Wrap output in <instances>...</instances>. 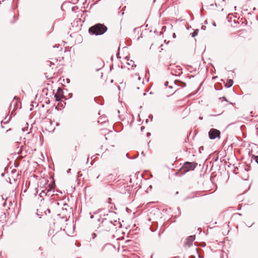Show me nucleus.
<instances>
[{
  "label": "nucleus",
  "mask_w": 258,
  "mask_h": 258,
  "mask_svg": "<svg viewBox=\"0 0 258 258\" xmlns=\"http://www.w3.org/2000/svg\"><path fill=\"white\" fill-rule=\"evenodd\" d=\"M109 213L110 214V216L108 214L106 215L105 214H104V216H107L108 218H102L101 217H100L98 218V221L100 222L98 227L96 230L98 233H102L104 231H110L115 226H116V223L119 224L117 221L116 217H115L113 219H112L110 217H112L114 218V217L116 215V212L109 210Z\"/></svg>",
  "instance_id": "obj_1"
},
{
  "label": "nucleus",
  "mask_w": 258,
  "mask_h": 258,
  "mask_svg": "<svg viewBox=\"0 0 258 258\" xmlns=\"http://www.w3.org/2000/svg\"><path fill=\"white\" fill-rule=\"evenodd\" d=\"M107 30V26L104 24L97 23L90 27L89 28L88 32L90 35L98 36L103 35Z\"/></svg>",
  "instance_id": "obj_2"
},
{
  "label": "nucleus",
  "mask_w": 258,
  "mask_h": 258,
  "mask_svg": "<svg viewBox=\"0 0 258 258\" xmlns=\"http://www.w3.org/2000/svg\"><path fill=\"white\" fill-rule=\"evenodd\" d=\"M197 165L198 163L196 162H185L178 172H175V174L179 176L183 175L189 171L194 170Z\"/></svg>",
  "instance_id": "obj_3"
},
{
  "label": "nucleus",
  "mask_w": 258,
  "mask_h": 258,
  "mask_svg": "<svg viewBox=\"0 0 258 258\" xmlns=\"http://www.w3.org/2000/svg\"><path fill=\"white\" fill-rule=\"evenodd\" d=\"M208 135L210 140H214L216 138L220 139L221 138V132L217 129L212 128L209 131Z\"/></svg>",
  "instance_id": "obj_4"
},
{
  "label": "nucleus",
  "mask_w": 258,
  "mask_h": 258,
  "mask_svg": "<svg viewBox=\"0 0 258 258\" xmlns=\"http://www.w3.org/2000/svg\"><path fill=\"white\" fill-rule=\"evenodd\" d=\"M196 239L195 235H192L188 236L184 242V244L188 246H191L192 244V242Z\"/></svg>",
  "instance_id": "obj_5"
},
{
  "label": "nucleus",
  "mask_w": 258,
  "mask_h": 258,
  "mask_svg": "<svg viewBox=\"0 0 258 258\" xmlns=\"http://www.w3.org/2000/svg\"><path fill=\"white\" fill-rule=\"evenodd\" d=\"M113 128L116 132H119L122 130L123 125L121 122H117L114 124Z\"/></svg>",
  "instance_id": "obj_6"
},
{
  "label": "nucleus",
  "mask_w": 258,
  "mask_h": 258,
  "mask_svg": "<svg viewBox=\"0 0 258 258\" xmlns=\"http://www.w3.org/2000/svg\"><path fill=\"white\" fill-rule=\"evenodd\" d=\"M176 68H177V69H173V70H171V74L172 75H175V76H179L181 75L182 74V72L181 71L182 69L181 68H180V67L178 68L177 67H176Z\"/></svg>",
  "instance_id": "obj_7"
},
{
  "label": "nucleus",
  "mask_w": 258,
  "mask_h": 258,
  "mask_svg": "<svg viewBox=\"0 0 258 258\" xmlns=\"http://www.w3.org/2000/svg\"><path fill=\"white\" fill-rule=\"evenodd\" d=\"M174 84L177 86L181 87L182 88H184L186 87V83L179 80H174Z\"/></svg>",
  "instance_id": "obj_8"
},
{
  "label": "nucleus",
  "mask_w": 258,
  "mask_h": 258,
  "mask_svg": "<svg viewBox=\"0 0 258 258\" xmlns=\"http://www.w3.org/2000/svg\"><path fill=\"white\" fill-rule=\"evenodd\" d=\"M54 186H55V184L54 183H51L50 184H49L48 185V186L45 188V189L44 190H45L46 192H47V194L51 191H52L53 192H54Z\"/></svg>",
  "instance_id": "obj_9"
},
{
  "label": "nucleus",
  "mask_w": 258,
  "mask_h": 258,
  "mask_svg": "<svg viewBox=\"0 0 258 258\" xmlns=\"http://www.w3.org/2000/svg\"><path fill=\"white\" fill-rule=\"evenodd\" d=\"M158 227V223L157 222H153L152 223V225H151L150 227V229L152 232L155 231Z\"/></svg>",
  "instance_id": "obj_10"
},
{
  "label": "nucleus",
  "mask_w": 258,
  "mask_h": 258,
  "mask_svg": "<svg viewBox=\"0 0 258 258\" xmlns=\"http://www.w3.org/2000/svg\"><path fill=\"white\" fill-rule=\"evenodd\" d=\"M115 176H114L112 174H110L104 179V180L107 182H110L112 181H115Z\"/></svg>",
  "instance_id": "obj_11"
},
{
  "label": "nucleus",
  "mask_w": 258,
  "mask_h": 258,
  "mask_svg": "<svg viewBox=\"0 0 258 258\" xmlns=\"http://www.w3.org/2000/svg\"><path fill=\"white\" fill-rule=\"evenodd\" d=\"M94 101L98 104H103V98L102 96L96 97L94 98Z\"/></svg>",
  "instance_id": "obj_12"
},
{
  "label": "nucleus",
  "mask_w": 258,
  "mask_h": 258,
  "mask_svg": "<svg viewBox=\"0 0 258 258\" xmlns=\"http://www.w3.org/2000/svg\"><path fill=\"white\" fill-rule=\"evenodd\" d=\"M224 83V86L226 88H230L233 84V81L232 79H228L226 83Z\"/></svg>",
  "instance_id": "obj_13"
},
{
  "label": "nucleus",
  "mask_w": 258,
  "mask_h": 258,
  "mask_svg": "<svg viewBox=\"0 0 258 258\" xmlns=\"http://www.w3.org/2000/svg\"><path fill=\"white\" fill-rule=\"evenodd\" d=\"M57 95L61 96L62 98H64V100H67L66 97L64 96V92L62 88L58 87L57 89Z\"/></svg>",
  "instance_id": "obj_14"
},
{
  "label": "nucleus",
  "mask_w": 258,
  "mask_h": 258,
  "mask_svg": "<svg viewBox=\"0 0 258 258\" xmlns=\"http://www.w3.org/2000/svg\"><path fill=\"white\" fill-rule=\"evenodd\" d=\"M214 88L216 90H221L223 89V87L221 83H218L214 85Z\"/></svg>",
  "instance_id": "obj_15"
},
{
  "label": "nucleus",
  "mask_w": 258,
  "mask_h": 258,
  "mask_svg": "<svg viewBox=\"0 0 258 258\" xmlns=\"http://www.w3.org/2000/svg\"><path fill=\"white\" fill-rule=\"evenodd\" d=\"M54 97L55 98V101L56 102H61V99H64V98H62L61 96L57 94H55Z\"/></svg>",
  "instance_id": "obj_16"
},
{
  "label": "nucleus",
  "mask_w": 258,
  "mask_h": 258,
  "mask_svg": "<svg viewBox=\"0 0 258 258\" xmlns=\"http://www.w3.org/2000/svg\"><path fill=\"white\" fill-rule=\"evenodd\" d=\"M199 30L198 29H195L194 32L190 34L192 37H195L198 35Z\"/></svg>",
  "instance_id": "obj_17"
},
{
  "label": "nucleus",
  "mask_w": 258,
  "mask_h": 258,
  "mask_svg": "<svg viewBox=\"0 0 258 258\" xmlns=\"http://www.w3.org/2000/svg\"><path fill=\"white\" fill-rule=\"evenodd\" d=\"M48 180L47 179H44V178L42 179L40 181V182H39V183H40V185H42V184L43 185H45V184H47V183H48Z\"/></svg>",
  "instance_id": "obj_18"
},
{
  "label": "nucleus",
  "mask_w": 258,
  "mask_h": 258,
  "mask_svg": "<svg viewBox=\"0 0 258 258\" xmlns=\"http://www.w3.org/2000/svg\"><path fill=\"white\" fill-rule=\"evenodd\" d=\"M6 218V214L5 212H1L0 215V221H3Z\"/></svg>",
  "instance_id": "obj_19"
},
{
  "label": "nucleus",
  "mask_w": 258,
  "mask_h": 258,
  "mask_svg": "<svg viewBox=\"0 0 258 258\" xmlns=\"http://www.w3.org/2000/svg\"><path fill=\"white\" fill-rule=\"evenodd\" d=\"M251 159L253 160L258 164V155H252Z\"/></svg>",
  "instance_id": "obj_20"
},
{
  "label": "nucleus",
  "mask_w": 258,
  "mask_h": 258,
  "mask_svg": "<svg viewBox=\"0 0 258 258\" xmlns=\"http://www.w3.org/2000/svg\"><path fill=\"white\" fill-rule=\"evenodd\" d=\"M47 192H46L45 190H42L41 192L39 194V196L40 197H43V196H47Z\"/></svg>",
  "instance_id": "obj_21"
},
{
  "label": "nucleus",
  "mask_w": 258,
  "mask_h": 258,
  "mask_svg": "<svg viewBox=\"0 0 258 258\" xmlns=\"http://www.w3.org/2000/svg\"><path fill=\"white\" fill-rule=\"evenodd\" d=\"M138 156H139V153H137V154L136 155H135L133 157H130L128 153H126V157L127 158H128V159H135V158H137Z\"/></svg>",
  "instance_id": "obj_22"
},
{
  "label": "nucleus",
  "mask_w": 258,
  "mask_h": 258,
  "mask_svg": "<svg viewBox=\"0 0 258 258\" xmlns=\"http://www.w3.org/2000/svg\"><path fill=\"white\" fill-rule=\"evenodd\" d=\"M11 117H12L11 116V117H10L8 118V120H7L6 121L2 120V121H1V124H3V123H4V124H7V123H9V122L10 121V120H11Z\"/></svg>",
  "instance_id": "obj_23"
},
{
  "label": "nucleus",
  "mask_w": 258,
  "mask_h": 258,
  "mask_svg": "<svg viewBox=\"0 0 258 258\" xmlns=\"http://www.w3.org/2000/svg\"><path fill=\"white\" fill-rule=\"evenodd\" d=\"M195 197H197V196H188V197H186V198H185L183 200L184 201H186V200H187L188 199H193V198H194Z\"/></svg>",
  "instance_id": "obj_24"
},
{
  "label": "nucleus",
  "mask_w": 258,
  "mask_h": 258,
  "mask_svg": "<svg viewBox=\"0 0 258 258\" xmlns=\"http://www.w3.org/2000/svg\"><path fill=\"white\" fill-rule=\"evenodd\" d=\"M66 103L64 101H63V103H61V102L58 104V105H60V107L63 108Z\"/></svg>",
  "instance_id": "obj_25"
},
{
  "label": "nucleus",
  "mask_w": 258,
  "mask_h": 258,
  "mask_svg": "<svg viewBox=\"0 0 258 258\" xmlns=\"http://www.w3.org/2000/svg\"><path fill=\"white\" fill-rule=\"evenodd\" d=\"M219 159V156L217 155L213 158V160L214 162H217Z\"/></svg>",
  "instance_id": "obj_26"
},
{
  "label": "nucleus",
  "mask_w": 258,
  "mask_h": 258,
  "mask_svg": "<svg viewBox=\"0 0 258 258\" xmlns=\"http://www.w3.org/2000/svg\"><path fill=\"white\" fill-rule=\"evenodd\" d=\"M196 250V251H197V253L198 254L199 258H203L204 256H202L201 254H199V249L198 248H197Z\"/></svg>",
  "instance_id": "obj_27"
},
{
  "label": "nucleus",
  "mask_w": 258,
  "mask_h": 258,
  "mask_svg": "<svg viewBox=\"0 0 258 258\" xmlns=\"http://www.w3.org/2000/svg\"><path fill=\"white\" fill-rule=\"evenodd\" d=\"M101 211V209H99L98 210H97L96 211H95L93 212V214H95V215H96L98 213H99Z\"/></svg>",
  "instance_id": "obj_28"
},
{
  "label": "nucleus",
  "mask_w": 258,
  "mask_h": 258,
  "mask_svg": "<svg viewBox=\"0 0 258 258\" xmlns=\"http://www.w3.org/2000/svg\"><path fill=\"white\" fill-rule=\"evenodd\" d=\"M242 216V214L241 213H235L233 215H232V217H234L235 216Z\"/></svg>",
  "instance_id": "obj_29"
},
{
  "label": "nucleus",
  "mask_w": 258,
  "mask_h": 258,
  "mask_svg": "<svg viewBox=\"0 0 258 258\" xmlns=\"http://www.w3.org/2000/svg\"><path fill=\"white\" fill-rule=\"evenodd\" d=\"M92 238H93V239H94L95 238H96V236H97V234H96L95 233H93L92 234Z\"/></svg>",
  "instance_id": "obj_30"
},
{
  "label": "nucleus",
  "mask_w": 258,
  "mask_h": 258,
  "mask_svg": "<svg viewBox=\"0 0 258 258\" xmlns=\"http://www.w3.org/2000/svg\"><path fill=\"white\" fill-rule=\"evenodd\" d=\"M76 9H78V7H73L72 8V11L73 12H75Z\"/></svg>",
  "instance_id": "obj_31"
},
{
  "label": "nucleus",
  "mask_w": 258,
  "mask_h": 258,
  "mask_svg": "<svg viewBox=\"0 0 258 258\" xmlns=\"http://www.w3.org/2000/svg\"><path fill=\"white\" fill-rule=\"evenodd\" d=\"M204 147L203 146H201L199 148V151L201 152L202 150H204Z\"/></svg>",
  "instance_id": "obj_32"
},
{
  "label": "nucleus",
  "mask_w": 258,
  "mask_h": 258,
  "mask_svg": "<svg viewBox=\"0 0 258 258\" xmlns=\"http://www.w3.org/2000/svg\"><path fill=\"white\" fill-rule=\"evenodd\" d=\"M206 29V27L205 25H203L201 27V29L203 30H205Z\"/></svg>",
  "instance_id": "obj_33"
},
{
  "label": "nucleus",
  "mask_w": 258,
  "mask_h": 258,
  "mask_svg": "<svg viewBox=\"0 0 258 258\" xmlns=\"http://www.w3.org/2000/svg\"><path fill=\"white\" fill-rule=\"evenodd\" d=\"M220 99H223V100L225 101H227V100L226 99V98L225 97V96H223L221 98H220Z\"/></svg>",
  "instance_id": "obj_34"
},
{
  "label": "nucleus",
  "mask_w": 258,
  "mask_h": 258,
  "mask_svg": "<svg viewBox=\"0 0 258 258\" xmlns=\"http://www.w3.org/2000/svg\"><path fill=\"white\" fill-rule=\"evenodd\" d=\"M163 231H162V232H161L160 231H159V232L158 233V236L159 238H161V233H163Z\"/></svg>",
  "instance_id": "obj_35"
},
{
  "label": "nucleus",
  "mask_w": 258,
  "mask_h": 258,
  "mask_svg": "<svg viewBox=\"0 0 258 258\" xmlns=\"http://www.w3.org/2000/svg\"><path fill=\"white\" fill-rule=\"evenodd\" d=\"M151 134L150 132H148V133H147V134H146V136H147V137H150V136H151Z\"/></svg>",
  "instance_id": "obj_36"
},
{
  "label": "nucleus",
  "mask_w": 258,
  "mask_h": 258,
  "mask_svg": "<svg viewBox=\"0 0 258 258\" xmlns=\"http://www.w3.org/2000/svg\"><path fill=\"white\" fill-rule=\"evenodd\" d=\"M111 200H111V199L110 198H108V199H107L108 203L110 204L111 202Z\"/></svg>",
  "instance_id": "obj_37"
},
{
  "label": "nucleus",
  "mask_w": 258,
  "mask_h": 258,
  "mask_svg": "<svg viewBox=\"0 0 258 258\" xmlns=\"http://www.w3.org/2000/svg\"><path fill=\"white\" fill-rule=\"evenodd\" d=\"M55 109L56 110H60V108L58 106H56L55 107Z\"/></svg>",
  "instance_id": "obj_38"
},
{
  "label": "nucleus",
  "mask_w": 258,
  "mask_h": 258,
  "mask_svg": "<svg viewBox=\"0 0 258 258\" xmlns=\"http://www.w3.org/2000/svg\"><path fill=\"white\" fill-rule=\"evenodd\" d=\"M48 62V64L50 67L51 64H54L53 63H52V62H51L50 61H47Z\"/></svg>",
  "instance_id": "obj_39"
},
{
  "label": "nucleus",
  "mask_w": 258,
  "mask_h": 258,
  "mask_svg": "<svg viewBox=\"0 0 258 258\" xmlns=\"http://www.w3.org/2000/svg\"><path fill=\"white\" fill-rule=\"evenodd\" d=\"M149 118H150L151 119V120H152L153 116V115L152 114H150L149 115Z\"/></svg>",
  "instance_id": "obj_40"
},
{
  "label": "nucleus",
  "mask_w": 258,
  "mask_h": 258,
  "mask_svg": "<svg viewBox=\"0 0 258 258\" xmlns=\"http://www.w3.org/2000/svg\"><path fill=\"white\" fill-rule=\"evenodd\" d=\"M90 218L93 219L94 218V215L92 214L91 212H90Z\"/></svg>",
  "instance_id": "obj_41"
},
{
  "label": "nucleus",
  "mask_w": 258,
  "mask_h": 258,
  "mask_svg": "<svg viewBox=\"0 0 258 258\" xmlns=\"http://www.w3.org/2000/svg\"><path fill=\"white\" fill-rule=\"evenodd\" d=\"M144 129H145V126H142L141 127V131L142 132H143V131L144 130Z\"/></svg>",
  "instance_id": "obj_42"
},
{
  "label": "nucleus",
  "mask_w": 258,
  "mask_h": 258,
  "mask_svg": "<svg viewBox=\"0 0 258 258\" xmlns=\"http://www.w3.org/2000/svg\"><path fill=\"white\" fill-rule=\"evenodd\" d=\"M71 169L69 168V169H68L67 170V172L68 173H71Z\"/></svg>",
  "instance_id": "obj_43"
},
{
  "label": "nucleus",
  "mask_w": 258,
  "mask_h": 258,
  "mask_svg": "<svg viewBox=\"0 0 258 258\" xmlns=\"http://www.w3.org/2000/svg\"><path fill=\"white\" fill-rule=\"evenodd\" d=\"M70 81H70V80L69 79H66V82H67V83H68V84H69V83H70Z\"/></svg>",
  "instance_id": "obj_44"
},
{
  "label": "nucleus",
  "mask_w": 258,
  "mask_h": 258,
  "mask_svg": "<svg viewBox=\"0 0 258 258\" xmlns=\"http://www.w3.org/2000/svg\"><path fill=\"white\" fill-rule=\"evenodd\" d=\"M219 115V114H210V116H218Z\"/></svg>",
  "instance_id": "obj_45"
},
{
  "label": "nucleus",
  "mask_w": 258,
  "mask_h": 258,
  "mask_svg": "<svg viewBox=\"0 0 258 258\" xmlns=\"http://www.w3.org/2000/svg\"><path fill=\"white\" fill-rule=\"evenodd\" d=\"M168 85V81L165 82V84H164L165 86H167Z\"/></svg>",
  "instance_id": "obj_46"
},
{
  "label": "nucleus",
  "mask_w": 258,
  "mask_h": 258,
  "mask_svg": "<svg viewBox=\"0 0 258 258\" xmlns=\"http://www.w3.org/2000/svg\"><path fill=\"white\" fill-rule=\"evenodd\" d=\"M57 216L60 217L62 219H64V217L63 216L61 217L60 214H58V215H57Z\"/></svg>",
  "instance_id": "obj_47"
},
{
  "label": "nucleus",
  "mask_w": 258,
  "mask_h": 258,
  "mask_svg": "<svg viewBox=\"0 0 258 258\" xmlns=\"http://www.w3.org/2000/svg\"><path fill=\"white\" fill-rule=\"evenodd\" d=\"M69 98H71L73 97V94L72 93H70L69 94Z\"/></svg>",
  "instance_id": "obj_48"
},
{
  "label": "nucleus",
  "mask_w": 258,
  "mask_h": 258,
  "mask_svg": "<svg viewBox=\"0 0 258 258\" xmlns=\"http://www.w3.org/2000/svg\"><path fill=\"white\" fill-rule=\"evenodd\" d=\"M214 6H215L216 7H217V4L215 3V4H211L210 5V7H213Z\"/></svg>",
  "instance_id": "obj_49"
},
{
  "label": "nucleus",
  "mask_w": 258,
  "mask_h": 258,
  "mask_svg": "<svg viewBox=\"0 0 258 258\" xmlns=\"http://www.w3.org/2000/svg\"><path fill=\"white\" fill-rule=\"evenodd\" d=\"M248 175L247 174H246V178H243V180H247L248 179Z\"/></svg>",
  "instance_id": "obj_50"
},
{
  "label": "nucleus",
  "mask_w": 258,
  "mask_h": 258,
  "mask_svg": "<svg viewBox=\"0 0 258 258\" xmlns=\"http://www.w3.org/2000/svg\"><path fill=\"white\" fill-rule=\"evenodd\" d=\"M212 25L213 26H214V27H216V24L215 22H212Z\"/></svg>",
  "instance_id": "obj_51"
},
{
  "label": "nucleus",
  "mask_w": 258,
  "mask_h": 258,
  "mask_svg": "<svg viewBox=\"0 0 258 258\" xmlns=\"http://www.w3.org/2000/svg\"><path fill=\"white\" fill-rule=\"evenodd\" d=\"M189 258H196L195 256L191 255L189 256Z\"/></svg>",
  "instance_id": "obj_52"
},
{
  "label": "nucleus",
  "mask_w": 258,
  "mask_h": 258,
  "mask_svg": "<svg viewBox=\"0 0 258 258\" xmlns=\"http://www.w3.org/2000/svg\"><path fill=\"white\" fill-rule=\"evenodd\" d=\"M172 36L174 38H175L176 37V34L175 33H173L172 34Z\"/></svg>",
  "instance_id": "obj_53"
},
{
  "label": "nucleus",
  "mask_w": 258,
  "mask_h": 258,
  "mask_svg": "<svg viewBox=\"0 0 258 258\" xmlns=\"http://www.w3.org/2000/svg\"><path fill=\"white\" fill-rule=\"evenodd\" d=\"M204 23L205 24H208V21H207V20H206L204 21Z\"/></svg>",
  "instance_id": "obj_54"
},
{
  "label": "nucleus",
  "mask_w": 258,
  "mask_h": 258,
  "mask_svg": "<svg viewBox=\"0 0 258 258\" xmlns=\"http://www.w3.org/2000/svg\"><path fill=\"white\" fill-rule=\"evenodd\" d=\"M107 245H111L110 244H106L105 245H104V246L102 247V249H103L104 248V247L107 246Z\"/></svg>",
  "instance_id": "obj_55"
},
{
  "label": "nucleus",
  "mask_w": 258,
  "mask_h": 258,
  "mask_svg": "<svg viewBox=\"0 0 258 258\" xmlns=\"http://www.w3.org/2000/svg\"><path fill=\"white\" fill-rule=\"evenodd\" d=\"M46 211L48 213H50V210L49 209H47Z\"/></svg>",
  "instance_id": "obj_56"
},
{
  "label": "nucleus",
  "mask_w": 258,
  "mask_h": 258,
  "mask_svg": "<svg viewBox=\"0 0 258 258\" xmlns=\"http://www.w3.org/2000/svg\"><path fill=\"white\" fill-rule=\"evenodd\" d=\"M136 66H137V65H136V64H134V65H133V66H132V68H133V69H134L135 68H136Z\"/></svg>",
  "instance_id": "obj_57"
},
{
  "label": "nucleus",
  "mask_w": 258,
  "mask_h": 258,
  "mask_svg": "<svg viewBox=\"0 0 258 258\" xmlns=\"http://www.w3.org/2000/svg\"><path fill=\"white\" fill-rule=\"evenodd\" d=\"M22 130L23 131V132H25L26 131H27V129L25 128H22Z\"/></svg>",
  "instance_id": "obj_58"
},
{
  "label": "nucleus",
  "mask_w": 258,
  "mask_h": 258,
  "mask_svg": "<svg viewBox=\"0 0 258 258\" xmlns=\"http://www.w3.org/2000/svg\"><path fill=\"white\" fill-rule=\"evenodd\" d=\"M137 29H138V28H134V31H133L134 33H135V32H136V30H137Z\"/></svg>",
  "instance_id": "obj_59"
},
{
  "label": "nucleus",
  "mask_w": 258,
  "mask_h": 258,
  "mask_svg": "<svg viewBox=\"0 0 258 258\" xmlns=\"http://www.w3.org/2000/svg\"><path fill=\"white\" fill-rule=\"evenodd\" d=\"M124 58H125V59L127 60H129L128 57V56H125V57H124Z\"/></svg>",
  "instance_id": "obj_60"
},
{
  "label": "nucleus",
  "mask_w": 258,
  "mask_h": 258,
  "mask_svg": "<svg viewBox=\"0 0 258 258\" xmlns=\"http://www.w3.org/2000/svg\"><path fill=\"white\" fill-rule=\"evenodd\" d=\"M141 154H142L143 156H145V153H144V152L143 151V152H142Z\"/></svg>",
  "instance_id": "obj_61"
},
{
  "label": "nucleus",
  "mask_w": 258,
  "mask_h": 258,
  "mask_svg": "<svg viewBox=\"0 0 258 258\" xmlns=\"http://www.w3.org/2000/svg\"><path fill=\"white\" fill-rule=\"evenodd\" d=\"M154 33H156V34H158V31H157V30H155L154 31Z\"/></svg>",
  "instance_id": "obj_62"
},
{
  "label": "nucleus",
  "mask_w": 258,
  "mask_h": 258,
  "mask_svg": "<svg viewBox=\"0 0 258 258\" xmlns=\"http://www.w3.org/2000/svg\"><path fill=\"white\" fill-rule=\"evenodd\" d=\"M4 176H5V173H2L1 174V176H2V177H4Z\"/></svg>",
  "instance_id": "obj_63"
},
{
  "label": "nucleus",
  "mask_w": 258,
  "mask_h": 258,
  "mask_svg": "<svg viewBox=\"0 0 258 258\" xmlns=\"http://www.w3.org/2000/svg\"><path fill=\"white\" fill-rule=\"evenodd\" d=\"M203 117L202 116H200L199 117V119H201V120H202V119H203Z\"/></svg>",
  "instance_id": "obj_64"
}]
</instances>
